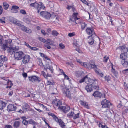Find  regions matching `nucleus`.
Returning a JSON list of instances; mask_svg holds the SVG:
<instances>
[{"instance_id": "1", "label": "nucleus", "mask_w": 128, "mask_h": 128, "mask_svg": "<svg viewBox=\"0 0 128 128\" xmlns=\"http://www.w3.org/2000/svg\"><path fill=\"white\" fill-rule=\"evenodd\" d=\"M30 6L36 8L37 12L39 13L40 12V15L45 18L49 19L50 18L51 14L50 12L46 11H42L45 8L42 2H39L38 3L35 2L34 3L30 4Z\"/></svg>"}, {"instance_id": "2", "label": "nucleus", "mask_w": 128, "mask_h": 128, "mask_svg": "<svg viewBox=\"0 0 128 128\" xmlns=\"http://www.w3.org/2000/svg\"><path fill=\"white\" fill-rule=\"evenodd\" d=\"M97 83V81L96 80H93L92 79H90L89 82H88V86H87L86 87V89L88 92H90L92 91L94 88L97 90H98L99 86L97 85H95Z\"/></svg>"}, {"instance_id": "3", "label": "nucleus", "mask_w": 128, "mask_h": 128, "mask_svg": "<svg viewBox=\"0 0 128 128\" xmlns=\"http://www.w3.org/2000/svg\"><path fill=\"white\" fill-rule=\"evenodd\" d=\"M82 66L89 69H93L95 72H98L97 70H96L97 69V66L94 64H92L88 62H84Z\"/></svg>"}, {"instance_id": "4", "label": "nucleus", "mask_w": 128, "mask_h": 128, "mask_svg": "<svg viewBox=\"0 0 128 128\" xmlns=\"http://www.w3.org/2000/svg\"><path fill=\"white\" fill-rule=\"evenodd\" d=\"M24 55V53L22 51L16 52L14 54V56L15 59L17 60H20L22 59Z\"/></svg>"}, {"instance_id": "5", "label": "nucleus", "mask_w": 128, "mask_h": 128, "mask_svg": "<svg viewBox=\"0 0 128 128\" xmlns=\"http://www.w3.org/2000/svg\"><path fill=\"white\" fill-rule=\"evenodd\" d=\"M101 103L102 107L104 108H109L111 104L110 102L106 99L102 100Z\"/></svg>"}, {"instance_id": "6", "label": "nucleus", "mask_w": 128, "mask_h": 128, "mask_svg": "<svg viewBox=\"0 0 128 128\" xmlns=\"http://www.w3.org/2000/svg\"><path fill=\"white\" fill-rule=\"evenodd\" d=\"M63 94L65 96L70 100L72 99L70 92L69 89L67 88H66L64 89Z\"/></svg>"}, {"instance_id": "7", "label": "nucleus", "mask_w": 128, "mask_h": 128, "mask_svg": "<svg viewBox=\"0 0 128 128\" xmlns=\"http://www.w3.org/2000/svg\"><path fill=\"white\" fill-rule=\"evenodd\" d=\"M28 79L30 81L32 82H37L39 83L40 82L41 80L40 78L38 76H34L28 77Z\"/></svg>"}, {"instance_id": "8", "label": "nucleus", "mask_w": 128, "mask_h": 128, "mask_svg": "<svg viewBox=\"0 0 128 128\" xmlns=\"http://www.w3.org/2000/svg\"><path fill=\"white\" fill-rule=\"evenodd\" d=\"M52 103L54 105L57 106H58V108L60 109V108L61 107L60 106L62 105V102L60 100L57 99H55L53 101Z\"/></svg>"}, {"instance_id": "9", "label": "nucleus", "mask_w": 128, "mask_h": 128, "mask_svg": "<svg viewBox=\"0 0 128 128\" xmlns=\"http://www.w3.org/2000/svg\"><path fill=\"white\" fill-rule=\"evenodd\" d=\"M22 58V62L24 64H26L28 63L30 59V56L28 55H26L24 56Z\"/></svg>"}, {"instance_id": "10", "label": "nucleus", "mask_w": 128, "mask_h": 128, "mask_svg": "<svg viewBox=\"0 0 128 128\" xmlns=\"http://www.w3.org/2000/svg\"><path fill=\"white\" fill-rule=\"evenodd\" d=\"M86 33L88 35H90L92 34L91 36H91L93 37V34L94 33V29L92 28L88 27L86 29Z\"/></svg>"}, {"instance_id": "11", "label": "nucleus", "mask_w": 128, "mask_h": 128, "mask_svg": "<svg viewBox=\"0 0 128 128\" xmlns=\"http://www.w3.org/2000/svg\"><path fill=\"white\" fill-rule=\"evenodd\" d=\"M18 47H16L14 48H13L12 47H10L7 50V51L8 53L11 54H15L16 52V50H18Z\"/></svg>"}, {"instance_id": "12", "label": "nucleus", "mask_w": 128, "mask_h": 128, "mask_svg": "<svg viewBox=\"0 0 128 128\" xmlns=\"http://www.w3.org/2000/svg\"><path fill=\"white\" fill-rule=\"evenodd\" d=\"M70 108L69 106H62L60 108V110H62L65 113H66L69 111Z\"/></svg>"}, {"instance_id": "13", "label": "nucleus", "mask_w": 128, "mask_h": 128, "mask_svg": "<svg viewBox=\"0 0 128 128\" xmlns=\"http://www.w3.org/2000/svg\"><path fill=\"white\" fill-rule=\"evenodd\" d=\"M16 108V106L12 104H9L7 106V110L8 111H12L15 110Z\"/></svg>"}, {"instance_id": "14", "label": "nucleus", "mask_w": 128, "mask_h": 128, "mask_svg": "<svg viewBox=\"0 0 128 128\" xmlns=\"http://www.w3.org/2000/svg\"><path fill=\"white\" fill-rule=\"evenodd\" d=\"M119 47L121 50V52H123L122 53H127L128 52V48L125 45H123L122 46H120Z\"/></svg>"}, {"instance_id": "15", "label": "nucleus", "mask_w": 128, "mask_h": 128, "mask_svg": "<svg viewBox=\"0 0 128 128\" xmlns=\"http://www.w3.org/2000/svg\"><path fill=\"white\" fill-rule=\"evenodd\" d=\"M55 121L59 123V125L62 128H65V124L61 119H59L58 118L57 120H56Z\"/></svg>"}, {"instance_id": "16", "label": "nucleus", "mask_w": 128, "mask_h": 128, "mask_svg": "<svg viewBox=\"0 0 128 128\" xmlns=\"http://www.w3.org/2000/svg\"><path fill=\"white\" fill-rule=\"evenodd\" d=\"M80 103L82 105L84 106L87 109L90 108V107L88 103L85 101L81 100L80 101Z\"/></svg>"}, {"instance_id": "17", "label": "nucleus", "mask_w": 128, "mask_h": 128, "mask_svg": "<svg viewBox=\"0 0 128 128\" xmlns=\"http://www.w3.org/2000/svg\"><path fill=\"white\" fill-rule=\"evenodd\" d=\"M93 95L94 97H96L100 98L101 97L102 94L100 92L96 91L94 93Z\"/></svg>"}, {"instance_id": "18", "label": "nucleus", "mask_w": 128, "mask_h": 128, "mask_svg": "<svg viewBox=\"0 0 128 128\" xmlns=\"http://www.w3.org/2000/svg\"><path fill=\"white\" fill-rule=\"evenodd\" d=\"M7 58L4 55H1L0 56V61L3 64L4 62L7 61Z\"/></svg>"}, {"instance_id": "19", "label": "nucleus", "mask_w": 128, "mask_h": 128, "mask_svg": "<svg viewBox=\"0 0 128 128\" xmlns=\"http://www.w3.org/2000/svg\"><path fill=\"white\" fill-rule=\"evenodd\" d=\"M7 104L6 102H4L3 101H0V110H2L6 106Z\"/></svg>"}, {"instance_id": "20", "label": "nucleus", "mask_w": 128, "mask_h": 128, "mask_svg": "<svg viewBox=\"0 0 128 128\" xmlns=\"http://www.w3.org/2000/svg\"><path fill=\"white\" fill-rule=\"evenodd\" d=\"M121 63L124 67H126L128 66V61L127 59L122 60Z\"/></svg>"}, {"instance_id": "21", "label": "nucleus", "mask_w": 128, "mask_h": 128, "mask_svg": "<svg viewBox=\"0 0 128 128\" xmlns=\"http://www.w3.org/2000/svg\"><path fill=\"white\" fill-rule=\"evenodd\" d=\"M127 53H122L120 55V58L122 59V60L127 59Z\"/></svg>"}, {"instance_id": "22", "label": "nucleus", "mask_w": 128, "mask_h": 128, "mask_svg": "<svg viewBox=\"0 0 128 128\" xmlns=\"http://www.w3.org/2000/svg\"><path fill=\"white\" fill-rule=\"evenodd\" d=\"M4 84H6L7 86L6 87V88H10L13 85V84L12 82L10 80H8V82H6V83H5Z\"/></svg>"}, {"instance_id": "23", "label": "nucleus", "mask_w": 128, "mask_h": 128, "mask_svg": "<svg viewBox=\"0 0 128 128\" xmlns=\"http://www.w3.org/2000/svg\"><path fill=\"white\" fill-rule=\"evenodd\" d=\"M90 79V78H89L88 77V75H86L85 76L83 77L79 81V82L80 83H81L82 82H84V81H86V82L88 80V82H89V80Z\"/></svg>"}, {"instance_id": "24", "label": "nucleus", "mask_w": 128, "mask_h": 128, "mask_svg": "<svg viewBox=\"0 0 128 128\" xmlns=\"http://www.w3.org/2000/svg\"><path fill=\"white\" fill-rule=\"evenodd\" d=\"M75 74L76 76L78 77H81L84 75V73L82 71H78L76 72Z\"/></svg>"}, {"instance_id": "25", "label": "nucleus", "mask_w": 128, "mask_h": 128, "mask_svg": "<svg viewBox=\"0 0 128 128\" xmlns=\"http://www.w3.org/2000/svg\"><path fill=\"white\" fill-rule=\"evenodd\" d=\"M38 39L41 41L44 42L46 44H50L51 45H52L51 44H50V43L49 42H48V41L46 40L45 39L42 38V37H39L38 38Z\"/></svg>"}, {"instance_id": "26", "label": "nucleus", "mask_w": 128, "mask_h": 128, "mask_svg": "<svg viewBox=\"0 0 128 128\" xmlns=\"http://www.w3.org/2000/svg\"><path fill=\"white\" fill-rule=\"evenodd\" d=\"M8 48V43L6 42L2 46V48L4 50H5L7 48Z\"/></svg>"}, {"instance_id": "27", "label": "nucleus", "mask_w": 128, "mask_h": 128, "mask_svg": "<svg viewBox=\"0 0 128 128\" xmlns=\"http://www.w3.org/2000/svg\"><path fill=\"white\" fill-rule=\"evenodd\" d=\"M40 56L43 58H44L45 59L48 60H50V59L48 58L46 55H45L44 54L40 52Z\"/></svg>"}, {"instance_id": "28", "label": "nucleus", "mask_w": 128, "mask_h": 128, "mask_svg": "<svg viewBox=\"0 0 128 128\" xmlns=\"http://www.w3.org/2000/svg\"><path fill=\"white\" fill-rule=\"evenodd\" d=\"M3 7L5 10H6L8 8L9 5L7 3L4 2L3 3Z\"/></svg>"}, {"instance_id": "29", "label": "nucleus", "mask_w": 128, "mask_h": 128, "mask_svg": "<svg viewBox=\"0 0 128 128\" xmlns=\"http://www.w3.org/2000/svg\"><path fill=\"white\" fill-rule=\"evenodd\" d=\"M81 25V28L82 30H83L85 28V27L87 26V24L85 22H82L80 23Z\"/></svg>"}, {"instance_id": "30", "label": "nucleus", "mask_w": 128, "mask_h": 128, "mask_svg": "<svg viewBox=\"0 0 128 128\" xmlns=\"http://www.w3.org/2000/svg\"><path fill=\"white\" fill-rule=\"evenodd\" d=\"M41 75L43 76L45 78H47L48 76L51 77V75L48 74H45V72L44 71L42 72Z\"/></svg>"}, {"instance_id": "31", "label": "nucleus", "mask_w": 128, "mask_h": 128, "mask_svg": "<svg viewBox=\"0 0 128 128\" xmlns=\"http://www.w3.org/2000/svg\"><path fill=\"white\" fill-rule=\"evenodd\" d=\"M113 65L112 64V66ZM112 72H113L114 75L116 78H117L118 76V72L115 70L112 67Z\"/></svg>"}, {"instance_id": "32", "label": "nucleus", "mask_w": 128, "mask_h": 128, "mask_svg": "<svg viewBox=\"0 0 128 128\" xmlns=\"http://www.w3.org/2000/svg\"><path fill=\"white\" fill-rule=\"evenodd\" d=\"M20 125V122L18 121H15L14 124V126L16 128L18 127Z\"/></svg>"}, {"instance_id": "33", "label": "nucleus", "mask_w": 128, "mask_h": 128, "mask_svg": "<svg viewBox=\"0 0 128 128\" xmlns=\"http://www.w3.org/2000/svg\"><path fill=\"white\" fill-rule=\"evenodd\" d=\"M123 110L122 111V114H125L128 112V107H123Z\"/></svg>"}, {"instance_id": "34", "label": "nucleus", "mask_w": 128, "mask_h": 128, "mask_svg": "<svg viewBox=\"0 0 128 128\" xmlns=\"http://www.w3.org/2000/svg\"><path fill=\"white\" fill-rule=\"evenodd\" d=\"M104 78L106 80L108 83L111 82V78L108 75H106L105 76Z\"/></svg>"}, {"instance_id": "35", "label": "nucleus", "mask_w": 128, "mask_h": 128, "mask_svg": "<svg viewBox=\"0 0 128 128\" xmlns=\"http://www.w3.org/2000/svg\"><path fill=\"white\" fill-rule=\"evenodd\" d=\"M48 114L49 116H52L54 119L55 120H57L58 118L54 114L51 112H49L48 113Z\"/></svg>"}, {"instance_id": "36", "label": "nucleus", "mask_w": 128, "mask_h": 128, "mask_svg": "<svg viewBox=\"0 0 128 128\" xmlns=\"http://www.w3.org/2000/svg\"><path fill=\"white\" fill-rule=\"evenodd\" d=\"M80 112L76 114H74L73 116V119L74 120H75L77 118H80Z\"/></svg>"}, {"instance_id": "37", "label": "nucleus", "mask_w": 128, "mask_h": 128, "mask_svg": "<svg viewBox=\"0 0 128 128\" xmlns=\"http://www.w3.org/2000/svg\"><path fill=\"white\" fill-rule=\"evenodd\" d=\"M74 114L73 112L71 111L67 114V116L69 117H70L72 116L73 117Z\"/></svg>"}, {"instance_id": "38", "label": "nucleus", "mask_w": 128, "mask_h": 128, "mask_svg": "<svg viewBox=\"0 0 128 128\" xmlns=\"http://www.w3.org/2000/svg\"><path fill=\"white\" fill-rule=\"evenodd\" d=\"M28 124L35 125L37 124L34 121L32 120H30L28 121Z\"/></svg>"}, {"instance_id": "39", "label": "nucleus", "mask_w": 128, "mask_h": 128, "mask_svg": "<svg viewBox=\"0 0 128 128\" xmlns=\"http://www.w3.org/2000/svg\"><path fill=\"white\" fill-rule=\"evenodd\" d=\"M52 34L54 36H57L58 34V33L56 31L54 30L52 32Z\"/></svg>"}, {"instance_id": "40", "label": "nucleus", "mask_w": 128, "mask_h": 128, "mask_svg": "<svg viewBox=\"0 0 128 128\" xmlns=\"http://www.w3.org/2000/svg\"><path fill=\"white\" fill-rule=\"evenodd\" d=\"M3 81H2L3 83L4 84L6 83V82H8V81L9 80L8 78L6 77H4L2 78Z\"/></svg>"}, {"instance_id": "41", "label": "nucleus", "mask_w": 128, "mask_h": 128, "mask_svg": "<svg viewBox=\"0 0 128 128\" xmlns=\"http://www.w3.org/2000/svg\"><path fill=\"white\" fill-rule=\"evenodd\" d=\"M25 30V32L29 34L31 33L32 32L31 30L27 27L26 28Z\"/></svg>"}, {"instance_id": "42", "label": "nucleus", "mask_w": 128, "mask_h": 128, "mask_svg": "<svg viewBox=\"0 0 128 128\" xmlns=\"http://www.w3.org/2000/svg\"><path fill=\"white\" fill-rule=\"evenodd\" d=\"M42 66H43L44 70H47L50 66L48 64H46L44 65H43Z\"/></svg>"}, {"instance_id": "43", "label": "nucleus", "mask_w": 128, "mask_h": 128, "mask_svg": "<svg viewBox=\"0 0 128 128\" xmlns=\"http://www.w3.org/2000/svg\"><path fill=\"white\" fill-rule=\"evenodd\" d=\"M94 39L93 38H90L88 41V43L91 45H92L94 43Z\"/></svg>"}, {"instance_id": "44", "label": "nucleus", "mask_w": 128, "mask_h": 128, "mask_svg": "<svg viewBox=\"0 0 128 128\" xmlns=\"http://www.w3.org/2000/svg\"><path fill=\"white\" fill-rule=\"evenodd\" d=\"M79 19H80V18L77 17H75L74 18H72V19L71 18H70V20L71 21L74 22H75L76 24L77 23L76 22V20H77Z\"/></svg>"}, {"instance_id": "45", "label": "nucleus", "mask_w": 128, "mask_h": 128, "mask_svg": "<svg viewBox=\"0 0 128 128\" xmlns=\"http://www.w3.org/2000/svg\"><path fill=\"white\" fill-rule=\"evenodd\" d=\"M124 88L127 91H128V84L124 82Z\"/></svg>"}, {"instance_id": "46", "label": "nucleus", "mask_w": 128, "mask_h": 128, "mask_svg": "<svg viewBox=\"0 0 128 128\" xmlns=\"http://www.w3.org/2000/svg\"><path fill=\"white\" fill-rule=\"evenodd\" d=\"M96 70H97L98 72H96L97 74H98L100 75V76L102 77L103 76V74L100 72V70L97 68V69H96Z\"/></svg>"}, {"instance_id": "47", "label": "nucleus", "mask_w": 128, "mask_h": 128, "mask_svg": "<svg viewBox=\"0 0 128 128\" xmlns=\"http://www.w3.org/2000/svg\"><path fill=\"white\" fill-rule=\"evenodd\" d=\"M28 121L24 119L22 120V123L25 125H27L28 124Z\"/></svg>"}, {"instance_id": "48", "label": "nucleus", "mask_w": 128, "mask_h": 128, "mask_svg": "<svg viewBox=\"0 0 128 128\" xmlns=\"http://www.w3.org/2000/svg\"><path fill=\"white\" fill-rule=\"evenodd\" d=\"M26 28V27L24 26V25H22L20 28L21 30L22 31L25 32V30Z\"/></svg>"}, {"instance_id": "49", "label": "nucleus", "mask_w": 128, "mask_h": 128, "mask_svg": "<svg viewBox=\"0 0 128 128\" xmlns=\"http://www.w3.org/2000/svg\"><path fill=\"white\" fill-rule=\"evenodd\" d=\"M108 57L105 56L104 58L103 62H107L108 60Z\"/></svg>"}, {"instance_id": "50", "label": "nucleus", "mask_w": 128, "mask_h": 128, "mask_svg": "<svg viewBox=\"0 0 128 128\" xmlns=\"http://www.w3.org/2000/svg\"><path fill=\"white\" fill-rule=\"evenodd\" d=\"M38 64L40 66H43V64L41 60L40 59H38Z\"/></svg>"}, {"instance_id": "51", "label": "nucleus", "mask_w": 128, "mask_h": 128, "mask_svg": "<svg viewBox=\"0 0 128 128\" xmlns=\"http://www.w3.org/2000/svg\"><path fill=\"white\" fill-rule=\"evenodd\" d=\"M11 8H12V10H17V9L19 8V7L16 6L14 5L12 6Z\"/></svg>"}, {"instance_id": "52", "label": "nucleus", "mask_w": 128, "mask_h": 128, "mask_svg": "<svg viewBox=\"0 0 128 128\" xmlns=\"http://www.w3.org/2000/svg\"><path fill=\"white\" fill-rule=\"evenodd\" d=\"M75 35V33L74 32H72V33H69L68 35L70 37H72Z\"/></svg>"}, {"instance_id": "53", "label": "nucleus", "mask_w": 128, "mask_h": 128, "mask_svg": "<svg viewBox=\"0 0 128 128\" xmlns=\"http://www.w3.org/2000/svg\"><path fill=\"white\" fill-rule=\"evenodd\" d=\"M10 22H13L15 24H16L17 22H18V21L16 20L14 18H12V20L10 21Z\"/></svg>"}, {"instance_id": "54", "label": "nucleus", "mask_w": 128, "mask_h": 128, "mask_svg": "<svg viewBox=\"0 0 128 128\" xmlns=\"http://www.w3.org/2000/svg\"><path fill=\"white\" fill-rule=\"evenodd\" d=\"M10 11L12 13H17L18 12V10H12V8H11Z\"/></svg>"}, {"instance_id": "55", "label": "nucleus", "mask_w": 128, "mask_h": 128, "mask_svg": "<svg viewBox=\"0 0 128 128\" xmlns=\"http://www.w3.org/2000/svg\"><path fill=\"white\" fill-rule=\"evenodd\" d=\"M20 12L22 14H26V11L24 10H21L20 11Z\"/></svg>"}, {"instance_id": "56", "label": "nucleus", "mask_w": 128, "mask_h": 128, "mask_svg": "<svg viewBox=\"0 0 128 128\" xmlns=\"http://www.w3.org/2000/svg\"><path fill=\"white\" fill-rule=\"evenodd\" d=\"M120 104H121V101H120ZM123 107H124V106H123L122 105V104H118L117 106V107L118 108H122V109H123Z\"/></svg>"}, {"instance_id": "57", "label": "nucleus", "mask_w": 128, "mask_h": 128, "mask_svg": "<svg viewBox=\"0 0 128 128\" xmlns=\"http://www.w3.org/2000/svg\"><path fill=\"white\" fill-rule=\"evenodd\" d=\"M76 60L77 62H79L82 66L84 62H82L80 59H77Z\"/></svg>"}, {"instance_id": "58", "label": "nucleus", "mask_w": 128, "mask_h": 128, "mask_svg": "<svg viewBox=\"0 0 128 128\" xmlns=\"http://www.w3.org/2000/svg\"><path fill=\"white\" fill-rule=\"evenodd\" d=\"M47 44H44V46L46 48L48 49H50L51 48V47ZM48 44L50 45V44Z\"/></svg>"}, {"instance_id": "59", "label": "nucleus", "mask_w": 128, "mask_h": 128, "mask_svg": "<svg viewBox=\"0 0 128 128\" xmlns=\"http://www.w3.org/2000/svg\"><path fill=\"white\" fill-rule=\"evenodd\" d=\"M30 48L32 50H38V48L36 47H32L31 46V47Z\"/></svg>"}, {"instance_id": "60", "label": "nucleus", "mask_w": 128, "mask_h": 128, "mask_svg": "<svg viewBox=\"0 0 128 128\" xmlns=\"http://www.w3.org/2000/svg\"><path fill=\"white\" fill-rule=\"evenodd\" d=\"M83 3L88 6V4L86 0H80Z\"/></svg>"}, {"instance_id": "61", "label": "nucleus", "mask_w": 128, "mask_h": 128, "mask_svg": "<svg viewBox=\"0 0 128 128\" xmlns=\"http://www.w3.org/2000/svg\"><path fill=\"white\" fill-rule=\"evenodd\" d=\"M59 46L62 49L64 48L65 47L64 45L62 43L60 44H59Z\"/></svg>"}, {"instance_id": "62", "label": "nucleus", "mask_w": 128, "mask_h": 128, "mask_svg": "<svg viewBox=\"0 0 128 128\" xmlns=\"http://www.w3.org/2000/svg\"><path fill=\"white\" fill-rule=\"evenodd\" d=\"M10 91L9 92L8 94V95L10 96H12V95L13 94V91L12 90H10Z\"/></svg>"}, {"instance_id": "63", "label": "nucleus", "mask_w": 128, "mask_h": 128, "mask_svg": "<svg viewBox=\"0 0 128 128\" xmlns=\"http://www.w3.org/2000/svg\"><path fill=\"white\" fill-rule=\"evenodd\" d=\"M63 75L64 76V78L65 79H66V80H68L69 79V77H68V76L66 75L65 74V73H64L63 74Z\"/></svg>"}, {"instance_id": "64", "label": "nucleus", "mask_w": 128, "mask_h": 128, "mask_svg": "<svg viewBox=\"0 0 128 128\" xmlns=\"http://www.w3.org/2000/svg\"><path fill=\"white\" fill-rule=\"evenodd\" d=\"M48 69H49V70L51 72V73H52L53 72V68L52 67L50 66Z\"/></svg>"}]
</instances>
